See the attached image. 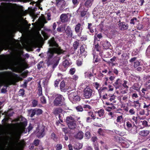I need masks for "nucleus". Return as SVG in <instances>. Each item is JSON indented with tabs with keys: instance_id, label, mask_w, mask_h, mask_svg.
<instances>
[{
	"instance_id": "f257e3e1",
	"label": "nucleus",
	"mask_w": 150,
	"mask_h": 150,
	"mask_svg": "<svg viewBox=\"0 0 150 150\" xmlns=\"http://www.w3.org/2000/svg\"><path fill=\"white\" fill-rule=\"evenodd\" d=\"M48 43L49 46L51 47L48 49L46 57L47 59L46 60L47 64L48 66H49L52 64L50 60L53 58L54 54L58 55L63 54L65 51L61 49L54 38H52L49 40Z\"/></svg>"
},
{
	"instance_id": "f03ea898",
	"label": "nucleus",
	"mask_w": 150,
	"mask_h": 150,
	"mask_svg": "<svg viewBox=\"0 0 150 150\" xmlns=\"http://www.w3.org/2000/svg\"><path fill=\"white\" fill-rule=\"evenodd\" d=\"M22 59L20 56L16 57L15 58L13 64L14 66V67H11L5 64H0V70L9 69L13 72L21 73L24 69H22Z\"/></svg>"
},
{
	"instance_id": "7ed1b4c3",
	"label": "nucleus",
	"mask_w": 150,
	"mask_h": 150,
	"mask_svg": "<svg viewBox=\"0 0 150 150\" xmlns=\"http://www.w3.org/2000/svg\"><path fill=\"white\" fill-rule=\"evenodd\" d=\"M128 81L125 80H123L121 78H117L113 84V86L116 89H122L123 87L124 88L128 89V86L127 85Z\"/></svg>"
},
{
	"instance_id": "20e7f679",
	"label": "nucleus",
	"mask_w": 150,
	"mask_h": 150,
	"mask_svg": "<svg viewBox=\"0 0 150 150\" xmlns=\"http://www.w3.org/2000/svg\"><path fill=\"white\" fill-rule=\"evenodd\" d=\"M66 122L70 129H74L76 128V122L71 116H67L66 117Z\"/></svg>"
},
{
	"instance_id": "39448f33",
	"label": "nucleus",
	"mask_w": 150,
	"mask_h": 150,
	"mask_svg": "<svg viewBox=\"0 0 150 150\" xmlns=\"http://www.w3.org/2000/svg\"><path fill=\"white\" fill-rule=\"evenodd\" d=\"M54 105L55 106H60L65 104L64 98L61 95H57L53 101Z\"/></svg>"
},
{
	"instance_id": "423d86ee",
	"label": "nucleus",
	"mask_w": 150,
	"mask_h": 150,
	"mask_svg": "<svg viewBox=\"0 0 150 150\" xmlns=\"http://www.w3.org/2000/svg\"><path fill=\"white\" fill-rule=\"evenodd\" d=\"M83 96L86 99H89L93 96V90L87 86L83 90Z\"/></svg>"
},
{
	"instance_id": "0eeeda50",
	"label": "nucleus",
	"mask_w": 150,
	"mask_h": 150,
	"mask_svg": "<svg viewBox=\"0 0 150 150\" xmlns=\"http://www.w3.org/2000/svg\"><path fill=\"white\" fill-rule=\"evenodd\" d=\"M45 126L42 125L41 127H38L36 129L37 131V137L39 138H41L43 137L45 134Z\"/></svg>"
},
{
	"instance_id": "6e6552de",
	"label": "nucleus",
	"mask_w": 150,
	"mask_h": 150,
	"mask_svg": "<svg viewBox=\"0 0 150 150\" xmlns=\"http://www.w3.org/2000/svg\"><path fill=\"white\" fill-rule=\"evenodd\" d=\"M83 25L78 23L75 26L74 30L76 33H79L80 35L81 34L83 30Z\"/></svg>"
},
{
	"instance_id": "1a4fd4ad",
	"label": "nucleus",
	"mask_w": 150,
	"mask_h": 150,
	"mask_svg": "<svg viewBox=\"0 0 150 150\" xmlns=\"http://www.w3.org/2000/svg\"><path fill=\"white\" fill-rule=\"evenodd\" d=\"M149 133L150 131L149 130H142L140 131L139 133V139H140V137H146Z\"/></svg>"
},
{
	"instance_id": "9d476101",
	"label": "nucleus",
	"mask_w": 150,
	"mask_h": 150,
	"mask_svg": "<svg viewBox=\"0 0 150 150\" xmlns=\"http://www.w3.org/2000/svg\"><path fill=\"white\" fill-rule=\"evenodd\" d=\"M118 25L119 28L122 31L127 29L129 26L128 24L124 22L120 23Z\"/></svg>"
},
{
	"instance_id": "9b49d317",
	"label": "nucleus",
	"mask_w": 150,
	"mask_h": 150,
	"mask_svg": "<svg viewBox=\"0 0 150 150\" xmlns=\"http://www.w3.org/2000/svg\"><path fill=\"white\" fill-rule=\"evenodd\" d=\"M130 79L131 81L133 82L140 81H141L139 76H134L132 74L130 76Z\"/></svg>"
},
{
	"instance_id": "f8f14e48",
	"label": "nucleus",
	"mask_w": 150,
	"mask_h": 150,
	"mask_svg": "<svg viewBox=\"0 0 150 150\" xmlns=\"http://www.w3.org/2000/svg\"><path fill=\"white\" fill-rule=\"evenodd\" d=\"M60 88L61 91H65L68 90V88L66 86L65 82L64 81H62L60 83Z\"/></svg>"
},
{
	"instance_id": "ddd939ff",
	"label": "nucleus",
	"mask_w": 150,
	"mask_h": 150,
	"mask_svg": "<svg viewBox=\"0 0 150 150\" xmlns=\"http://www.w3.org/2000/svg\"><path fill=\"white\" fill-rule=\"evenodd\" d=\"M79 50L80 51V53L79 54V56H80V55H81L82 56H85V55L86 54V52L85 50L84 46L83 45H82L81 46Z\"/></svg>"
},
{
	"instance_id": "4468645a",
	"label": "nucleus",
	"mask_w": 150,
	"mask_h": 150,
	"mask_svg": "<svg viewBox=\"0 0 150 150\" xmlns=\"http://www.w3.org/2000/svg\"><path fill=\"white\" fill-rule=\"evenodd\" d=\"M102 45L104 48L106 50L109 49L111 46L110 42L107 40L102 42Z\"/></svg>"
},
{
	"instance_id": "2eb2a0df",
	"label": "nucleus",
	"mask_w": 150,
	"mask_h": 150,
	"mask_svg": "<svg viewBox=\"0 0 150 150\" xmlns=\"http://www.w3.org/2000/svg\"><path fill=\"white\" fill-rule=\"evenodd\" d=\"M65 31H66L67 34L69 37H72L73 36L72 31L69 26H67L66 30H65Z\"/></svg>"
},
{
	"instance_id": "dca6fc26",
	"label": "nucleus",
	"mask_w": 150,
	"mask_h": 150,
	"mask_svg": "<svg viewBox=\"0 0 150 150\" xmlns=\"http://www.w3.org/2000/svg\"><path fill=\"white\" fill-rule=\"evenodd\" d=\"M23 128H20L17 131V133L16 134V137L17 139H19L21 138V134L24 132Z\"/></svg>"
},
{
	"instance_id": "f3484780",
	"label": "nucleus",
	"mask_w": 150,
	"mask_h": 150,
	"mask_svg": "<svg viewBox=\"0 0 150 150\" xmlns=\"http://www.w3.org/2000/svg\"><path fill=\"white\" fill-rule=\"evenodd\" d=\"M61 20L62 22L65 23L68 21V17L67 14H62L60 16Z\"/></svg>"
},
{
	"instance_id": "a211bd4d",
	"label": "nucleus",
	"mask_w": 150,
	"mask_h": 150,
	"mask_svg": "<svg viewBox=\"0 0 150 150\" xmlns=\"http://www.w3.org/2000/svg\"><path fill=\"white\" fill-rule=\"evenodd\" d=\"M84 134L81 131H79V132L75 135V137L78 139H81L83 137Z\"/></svg>"
},
{
	"instance_id": "6ab92c4d",
	"label": "nucleus",
	"mask_w": 150,
	"mask_h": 150,
	"mask_svg": "<svg viewBox=\"0 0 150 150\" xmlns=\"http://www.w3.org/2000/svg\"><path fill=\"white\" fill-rule=\"evenodd\" d=\"M95 114L97 113L99 117H103L104 116V110L103 109H100V110L94 112Z\"/></svg>"
},
{
	"instance_id": "aec40b11",
	"label": "nucleus",
	"mask_w": 150,
	"mask_h": 150,
	"mask_svg": "<svg viewBox=\"0 0 150 150\" xmlns=\"http://www.w3.org/2000/svg\"><path fill=\"white\" fill-rule=\"evenodd\" d=\"M93 70L94 69H92V71H88L85 73V74L87 78L91 79V78L93 76Z\"/></svg>"
},
{
	"instance_id": "412c9836",
	"label": "nucleus",
	"mask_w": 150,
	"mask_h": 150,
	"mask_svg": "<svg viewBox=\"0 0 150 150\" xmlns=\"http://www.w3.org/2000/svg\"><path fill=\"white\" fill-rule=\"evenodd\" d=\"M141 86L138 83H134L132 86V88L133 89L136 90L138 92H140V89Z\"/></svg>"
},
{
	"instance_id": "4be33fe9",
	"label": "nucleus",
	"mask_w": 150,
	"mask_h": 150,
	"mask_svg": "<svg viewBox=\"0 0 150 150\" xmlns=\"http://www.w3.org/2000/svg\"><path fill=\"white\" fill-rule=\"evenodd\" d=\"M103 36L101 33H100L99 34L96 33L94 36V41H99L100 39L102 38Z\"/></svg>"
},
{
	"instance_id": "5701e85b",
	"label": "nucleus",
	"mask_w": 150,
	"mask_h": 150,
	"mask_svg": "<svg viewBox=\"0 0 150 150\" xmlns=\"http://www.w3.org/2000/svg\"><path fill=\"white\" fill-rule=\"evenodd\" d=\"M108 89L107 87H101L98 90V93L100 97L101 96V95L102 93H104L106 91H108Z\"/></svg>"
},
{
	"instance_id": "b1692460",
	"label": "nucleus",
	"mask_w": 150,
	"mask_h": 150,
	"mask_svg": "<svg viewBox=\"0 0 150 150\" xmlns=\"http://www.w3.org/2000/svg\"><path fill=\"white\" fill-rule=\"evenodd\" d=\"M94 48L96 51L99 52V55H100L102 54V52L101 53V47L99 45L98 43L95 45Z\"/></svg>"
},
{
	"instance_id": "393cba45",
	"label": "nucleus",
	"mask_w": 150,
	"mask_h": 150,
	"mask_svg": "<svg viewBox=\"0 0 150 150\" xmlns=\"http://www.w3.org/2000/svg\"><path fill=\"white\" fill-rule=\"evenodd\" d=\"M88 25L87 26V29H88L90 32L91 33H94V29L93 28V26L92 25V24L91 23H88Z\"/></svg>"
},
{
	"instance_id": "a878e982",
	"label": "nucleus",
	"mask_w": 150,
	"mask_h": 150,
	"mask_svg": "<svg viewBox=\"0 0 150 150\" xmlns=\"http://www.w3.org/2000/svg\"><path fill=\"white\" fill-rule=\"evenodd\" d=\"M123 118L122 115L118 116L117 117L116 120L117 123H116V124H117V123L120 124L123 123Z\"/></svg>"
},
{
	"instance_id": "bb28decb",
	"label": "nucleus",
	"mask_w": 150,
	"mask_h": 150,
	"mask_svg": "<svg viewBox=\"0 0 150 150\" xmlns=\"http://www.w3.org/2000/svg\"><path fill=\"white\" fill-rule=\"evenodd\" d=\"M12 39L8 37L4 40L3 41L4 44L5 45H9Z\"/></svg>"
},
{
	"instance_id": "cd10ccee",
	"label": "nucleus",
	"mask_w": 150,
	"mask_h": 150,
	"mask_svg": "<svg viewBox=\"0 0 150 150\" xmlns=\"http://www.w3.org/2000/svg\"><path fill=\"white\" fill-rule=\"evenodd\" d=\"M63 110L61 108H57L54 110V114H58L62 112Z\"/></svg>"
},
{
	"instance_id": "c85d7f7f",
	"label": "nucleus",
	"mask_w": 150,
	"mask_h": 150,
	"mask_svg": "<svg viewBox=\"0 0 150 150\" xmlns=\"http://www.w3.org/2000/svg\"><path fill=\"white\" fill-rule=\"evenodd\" d=\"M77 94H78L77 91L72 92L69 93L68 97L70 100L71 101L74 98V95L76 96Z\"/></svg>"
},
{
	"instance_id": "c756f323",
	"label": "nucleus",
	"mask_w": 150,
	"mask_h": 150,
	"mask_svg": "<svg viewBox=\"0 0 150 150\" xmlns=\"http://www.w3.org/2000/svg\"><path fill=\"white\" fill-rule=\"evenodd\" d=\"M62 64L64 65V67L67 68V69L70 65L69 61L67 59L65 60L63 62Z\"/></svg>"
},
{
	"instance_id": "7c9ffc66",
	"label": "nucleus",
	"mask_w": 150,
	"mask_h": 150,
	"mask_svg": "<svg viewBox=\"0 0 150 150\" xmlns=\"http://www.w3.org/2000/svg\"><path fill=\"white\" fill-rule=\"evenodd\" d=\"M57 31L59 32H62L65 31V26H60L58 27L57 28Z\"/></svg>"
},
{
	"instance_id": "2f4dec72",
	"label": "nucleus",
	"mask_w": 150,
	"mask_h": 150,
	"mask_svg": "<svg viewBox=\"0 0 150 150\" xmlns=\"http://www.w3.org/2000/svg\"><path fill=\"white\" fill-rule=\"evenodd\" d=\"M79 43L77 41H75L73 43V47L74 50H76L79 46Z\"/></svg>"
},
{
	"instance_id": "473e14b6",
	"label": "nucleus",
	"mask_w": 150,
	"mask_h": 150,
	"mask_svg": "<svg viewBox=\"0 0 150 150\" xmlns=\"http://www.w3.org/2000/svg\"><path fill=\"white\" fill-rule=\"evenodd\" d=\"M80 100V97L78 95V94H77L76 95V96L74 98H73L71 101L76 102H79Z\"/></svg>"
},
{
	"instance_id": "72a5a7b5",
	"label": "nucleus",
	"mask_w": 150,
	"mask_h": 150,
	"mask_svg": "<svg viewBox=\"0 0 150 150\" xmlns=\"http://www.w3.org/2000/svg\"><path fill=\"white\" fill-rule=\"evenodd\" d=\"M134 105L133 106L134 108H136L137 106L139 107H140V104L139 103V100L134 101L133 102Z\"/></svg>"
},
{
	"instance_id": "f704fd0d",
	"label": "nucleus",
	"mask_w": 150,
	"mask_h": 150,
	"mask_svg": "<svg viewBox=\"0 0 150 150\" xmlns=\"http://www.w3.org/2000/svg\"><path fill=\"white\" fill-rule=\"evenodd\" d=\"M144 86L147 89H150V80H149L145 82L144 84Z\"/></svg>"
},
{
	"instance_id": "c9c22d12",
	"label": "nucleus",
	"mask_w": 150,
	"mask_h": 150,
	"mask_svg": "<svg viewBox=\"0 0 150 150\" xmlns=\"http://www.w3.org/2000/svg\"><path fill=\"white\" fill-rule=\"evenodd\" d=\"M38 90L39 95L42 94V88L40 84L39 83L38 84Z\"/></svg>"
},
{
	"instance_id": "e433bc0d",
	"label": "nucleus",
	"mask_w": 150,
	"mask_h": 150,
	"mask_svg": "<svg viewBox=\"0 0 150 150\" xmlns=\"http://www.w3.org/2000/svg\"><path fill=\"white\" fill-rule=\"evenodd\" d=\"M83 107L81 105H78L76 107V109L77 112H82L83 110Z\"/></svg>"
},
{
	"instance_id": "4c0bfd02",
	"label": "nucleus",
	"mask_w": 150,
	"mask_h": 150,
	"mask_svg": "<svg viewBox=\"0 0 150 150\" xmlns=\"http://www.w3.org/2000/svg\"><path fill=\"white\" fill-rule=\"evenodd\" d=\"M93 60L94 63L100 61V59L98 58V56L96 55H93Z\"/></svg>"
},
{
	"instance_id": "58836bf2",
	"label": "nucleus",
	"mask_w": 150,
	"mask_h": 150,
	"mask_svg": "<svg viewBox=\"0 0 150 150\" xmlns=\"http://www.w3.org/2000/svg\"><path fill=\"white\" fill-rule=\"evenodd\" d=\"M83 108L87 111H88V110L92 109L91 107L88 105H84Z\"/></svg>"
},
{
	"instance_id": "ea45409f",
	"label": "nucleus",
	"mask_w": 150,
	"mask_h": 150,
	"mask_svg": "<svg viewBox=\"0 0 150 150\" xmlns=\"http://www.w3.org/2000/svg\"><path fill=\"white\" fill-rule=\"evenodd\" d=\"M21 125L22 126V127L21 128H23L24 130H23V132L25 131V127L27 125V122L26 121H24L22 122H20Z\"/></svg>"
},
{
	"instance_id": "a19ab883",
	"label": "nucleus",
	"mask_w": 150,
	"mask_h": 150,
	"mask_svg": "<svg viewBox=\"0 0 150 150\" xmlns=\"http://www.w3.org/2000/svg\"><path fill=\"white\" fill-rule=\"evenodd\" d=\"M91 134L89 131H86L85 134V137L87 139H89L91 137Z\"/></svg>"
},
{
	"instance_id": "79ce46f5",
	"label": "nucleus",
	"mask_w": 150,
	"mask_h": 150,
	"mask_svg": "<svg viewBox=\"0 0 150 150\" xmlns=\"http://www.w3.org/2000/svg\"><path fill=\"white\" fill-rule=\"evenodd\" d=\"M59 69L62 71H65L67 69V68H65L64 66V65L62 64H60L59 65Z\"/></svg>"
},
{
	"instance_id": "37998d69",
	"label": "nucleus",
	"mask_w": 150,
	"mask_h": 150,
	"mask_svg": "<svg viewBox=\"0 0 150 150\" xmlns=\"http://www.w3.org/2000/svg\"><path fill=\"white\" fill-rule=\"evenodd\" d=\"M88 114L89 116H90L91 118L93 120H95L96 118V117L93 114V112L91 111H89L88 112Z\"/></svg>"
},
{
	"instance_id": "c03bdc74",
	"label": "nucleus",
	"mask_w": 150,
	"mask_h": 150,
	"mask_svg": "<svg viewBox=\"0 0 150 150\" xmlns=\"http://www.w3.org/2000/svg\"><path fill=\"white\" fill-rule=\"evenodd\" d=\"M35 109V112L37 115H39L42 114V111L41 109L37 108Z\"/></svg>"
},
{
	"instance_id": "a18cd8bd",
	"label": "nucleus",
	"mask_w": 150,
	"mask_h": 150,
	"mask_svg": "<svg viewBox=\"0 0 150 150\" xmlns=\"http://www.w3.org/2000/svg\"><path fill=\"white\" fill-rule=\"evenodd\" d=\"M38 101L36 100H33L32 102L33 107H35L38 106Z\"/></svg>"
},
{
	"instance_id": "49530a36",
	"label": "nucleus",
	"mask_w": 150,
	"mask_h": 150,
	"mask_svg": "<svg viewBox=\"0 0 150 150\" xmlns=\"http://www.w3.org/2000/svg\"><path fill=\"white\" fill-rule=\"evenodd\" d=\"M6 8L7 9H9L12 8V4L11 3H6Z\"/></svg>"
},
{
	"instance_id": "de8ad7c7",
	"label": "nucleus",
	"mask_w": 150,
	"mask_h": 150,
	"mask_svg": "<svg viewBox=\"0 0 150 150\" xmlns=\"http://www.w3.org/2000/svg\"><path fill=\"white\" fill-rule=\"evenodd\" d=\"M116 98L115 96H111L110 98L109 99V100L110 102L112 101V103H115L116 101L115 100V99Z\"/></svg>"
},
{
	"instance_id": "09e8293b",
	"label": "nucleus",
	"mask_w": 150,
	"mask_h": 150,
	"mask_svg": "<svg viewBox=\"0 0 150 150\" xmlns=\"http://www.w3.org/2000/svg\"><path fill=\"white\" fill-rule=\"evenodd\" d=\"M56 150H60L62 148V145L61 144H57L55 146Z\"/></svg>"
},
{
	"instance_id": "8fccbe9b",
	"label": "nucleus",
	"mask_w": 150,
	"mask_h": 150,
	"mask_svg": "<svg viewBox=\"0 0 150 150\" xmlns=\"http://www.w3.org/2000/svg\"><path fill=\"white\" fill-rule=\"evenodd\" d=\"M75 71L76 69L75 68H71L70 69L69 73L70 74L73 75L74 74Z\"/></svg>"
},
{
	"instance_id": "3c124183",
	"label": "nucleus",
	"mask_w": 150,
	"mask_h": 150,
	"mask_svg": "<svg viewBox=\"0 0 150 150\" xmlns=\"http://www.w3.org/2000/svg\"><path fill=\"white\" fill-rule=\"evenodd\" d=\"M40 142V140L39 139H35L33 141V144L35 146H38Z\"/></svg>"
},
{
	"instance_id": "603ef678",
	"label": "nucleus",
	"mask_w": 150,
	"mask_h": 150,
	"mask_svg": "<svg viewBox=\"0 0 150 150\" xmlns=\"http://www.w3.org/2000/svg\"><path fill=\"white\" fill-rule=\"evenodd\" d=\"M60 81V80L59 79H56L54 81V85L55 87H57L58 86L59 83V82Z\"/></svg>"
},
{
	"instance_id": "864d4df0",
	"label": "nucleus",
	"mask_w": 150,
	"mask_h": 150,
	"mask_svg": "<svg viewBox=\"0 0 150 150\" xmlns=\"http://www.w3.org/2000/svg\"><path fill=\"white\" fill-rule=\"evenodd\" d=\"M41 103L42 104H45L46 103V100L44 96H42L40 98Z\"/></svg>"
},
{
	"instance_id": "5fc2aeb1",
	"label": "nucleus",
	"mask_w": 150,
	"mask_h": 150,
	"mask_svg": "<svg viewBox=\"0 0 150 150\" xmlns=\"http://www.w3.org/2000/svg\"><path fill=\"white\" fill-rule=\"evenodd\" d=\"M51 137L52 139L54 141L57 139V137L56 135L54 132L52 133L51 134Z\"/></svg>"
},
{
	"instance_id": "6e6d98bb",
	"label": "nucleus",
	"mask_w": 150,
	"mask_h": 150,
	"mask_svg": "<svg viewBox=\"0 0 150 150\" xmlns=\"http://www.w3.org/2000/svg\"><path fill=\"white\" fill-rule=\"evenodd\" d=\"M137 20V18L136 17H133L132 19L130 22V23L131 24L134 25L135 24L134 21H136Z\"/></svg>"
},
{
	"instance_id": "4d7b16f0",
	"label": "nucleus",
	"mask_w": 150,
	"mask_h": 150,
	"mask_svg": "<svg viewBox=\"0 0 150 150\" xmlns=\"http://www.w3.org/2000/svg\"><path fill=\"white\" fill-rule=\"evenodd\" d=\"M93 120L92 118L90 117H87L86 118V122L87 123H91L92 122Z\"/></svg>"
},
{
	"instance_id": "13d9d810",
	"label": "nucleus",
	"mask_w": 150,
	"mask_h": 150,
	"mask_svg": "<svg viewBox=\"0 0 150 150\" xmlns=\"http://www.w3.org/2000/svg\"><path fill=\"white\" fill-rule=\"evenodd\" d=\"M36 114V112H35V109H34L32 110L31 113L30 115V117H33Z\"/></svg>"
},
{
	"instance_id": "bf43d9fd",
	"label": "nucleus",
	"mask_w": 150,
	"mask_h": 150,
	"mask_svg": "<svg viewBox=\"0 0 150 150\" xmlns=\"http://www.w3.org/2000/svg\"><path fill=\"white\" fill-rule=\"evenodd\" d=\"M76 64L78 66H81L82 64V61L80 59H78L76 61Z\"/></svg>"
},
{
	"instance_id": "052dcab7",
	"label": "nucleus",
	"mask_w": 150,
	"mask_h": 150,
	"mask_svg": "<svg viewBox=\"0 0 150 150\" xmlns=\"http://www.w3.org/2000/svg\"><path fill=\"white\" fill-rule=\"evenodd\" d=\"M28 72V70H26V71L22 73V75L23 78H25L27 76Z\"/></svg>"
},
{
	"instance_id": "680f3d73",
	"label": "nucleus",
	"mask_w": 150,
	"mask_h": 150,
	"mask_svg": "<svg viewBox=\"0 0 150 150\" xmlns=\"http://www.w3.org/2000/svg\"><path fill=\"white\" fill-rule=\"evenodd\" d=\"M144 26L142 24L139 23L137 25V29L139 30H141L144 28Z\"/></svg>"
},
{
	"instance_id": "e2e57ef3",
	"label": "nucleus",
	"mask_w": 150,
	"mask_h": 150,
	"mask_svg": "<svg viewBox=\"0 0 150 150\" xmlns=\"http://www.w3.org/2000/svg\"><path fill=\"white\" fill-rule=\"evenodd\" d=\"M116 108L115 106H112L111 107H107V108L106 109L107 111H111V109H114Z\"/></svg>"
},
{
	"instance_id": "0e129e2a",
	"label": "nucleus",
	"mask_w": 150,
	"mask_h": 150,
	"mask_svg": "<svg viewBox=\"0 0 150 150\" xmlns=\"http://www.w3.org/2000/svg\"><path fill=\"white\" fill-rule=\"evenodd\" d=\"M94 148L95 150H99L98 145V144L95 143L93 144Z\"/></svg>"
},
{
	"instance_id": "69168bd1",
	"label": "nucleus",
	"mask_w": 150,
	"mask_h": 150,
	"mask_svg": "<svg viewBox=\"0 0 150 150\" xmlns=\"http://www.w3.org/2000/svg\"><path fill=\"white\" fill-rule=\"evenodd\" d=\"M140 64V62L137 61L134 62V67H137L138 66H139Z\"/></svg>"
},
{
	"instance_id": "338daca9",
	"label": "nucleus",
	"mask_w": 150,
	"mask_h": 150,
	"mask_svg": "<svg viewBox=\"0 0 150 150\" xmlns=\"http://www.w3.org/2000/svg\"><path fill=\"white\" fill-rule=\"evenodd\" d=\"M113 72L117 76L119 74V71L116 69L114 68L113 69Z\"/></svg>"
},
{
	"instance_id": "774afa93",
	"label": "nucleus",
	"mask_w": 150,
	"mask_h": 150,
	"mask_svg": "<svg viewBox=\"0 0 150 150\" xmlns=\"http://www.w3.org/2000/svg\"><path fill=\"white\" fill-rule=\"evenodd\" d=\"M144 108H150V103H149V104H147L145 102H144Z\"/></svg>"
}]
</instances>
